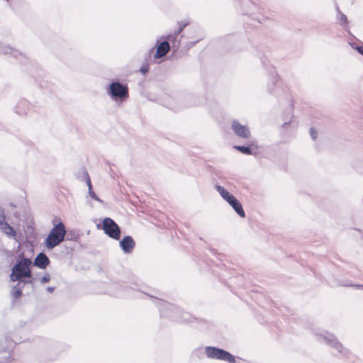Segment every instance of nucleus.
<instances>
[{
  "label": "nucleus",
  "instance_id": "6",
  "mask_svg": "<svg viewBox=\"0 0 363 363\" xmlns=\"http://www.w3.org/2000/svg\"><path fill=\"white\" fill-rule=\"evenodd\" d=\"M103 230L110 238L119 240L121 230L116 223L110 218H106L103 220Z\"/></svg>",
  "mask_w": 363,
  "mask_h": 363
},
{
  "label": "nucleus",
  "instance_id": "9",
  "mask_svg": "<svg viewBox=\"0 0 363 363\" xmlns=\"http://www.w3.org/2000/svg\"><path fill=\"white\" fill-rule=\"evenodd\" d=\"M119 245L124 252L130 253L135 247V242L130 236H125L120 241Z\"/></svg>",
  "mask_w": 363,
  "mask_h": 363
},
{
  "label": "nucleus",
  "instance_id": "8",
  "mask_svg": "<svg viewBox=\"0 0 363 363\" xmlns=\"http://www.w3.org/2000/svg\"><path fill=\"white\" fill-rule=\"evenodd\" d=\"M231 128L234 133L239 138L248 139L251 132L247 125L241 124L239 121L233 120L231 123Z\"/></svg>",
  "mask_w": 363,
  "mask_h": 363
},
{
  "label": "nucleus",
  "instance_id": "19",
  "mask_svg": "<svg viewBox=\"0 0 363 363\" xmlns=\"http://www.w3.org/2000/svg\"><path fill=\"white\" fill-rule=\"evenodd\" d=\"M337 11H338V12L340 13V19H339L340 23L341 24H346V23H347V16H346L345 14L342 13L340 11V10H339V9H338V8H337Z\"/></svg>",
  "mask_w": 363,
  "mask_h": 363
},
{
  "label": "nucleus",
  "instance_id": "17",
  "mask_svg": "<svg viewBox=\"0 0 363 363\" xmlns=\"http://www.w3.org/2000/svg\"><path fill=\"white\" fill-rule=\"evenodd\" d=\"M11 294L14 298H18L21 296L22 292L21 288L19 287V284L13 286L11 291Z\"/></svg>",
  "mask_w": 363,
  "mask_h": 363
},
{
  "label": "nucleus",
  "instance_id": "25",
  "mask_svg": "<svg viewBox=\"0 0 363 363\" xmlns=\"http://www.w3.org/2000/svg\"><path fill=\"white\" fill-rule=\"evenodd\" d=\"M54 289H55V287H53V286H48V287L47 288V291H48L49 293H52V292H53Z\"/></svg>",
  "mask_w": 363,
  "mask_h": 363
},
{
  "label": "nucleus",
  "instance_id": "10",
  "mask_svg": "<svg viewBox=\"0 0 363 363\" xmlns=\"http://www.w3.org/2000/svg\"><path fill=\"white\" fill-rule=\"evenodd\" d=\"M169 50L170 46L169 43L167 40H164L163 42L159 43L157 48L156 53L155 55V58L159 59L165 56Z\"/></svg>",
  "mask_w": 363,
  "mask_h": 363
},
{
  "label": "nucleus",
  "instance_id": "22",
  "mask_svg": "<svg viewBox=\"0 0 363 363\" xmlns=\"http://www.w3.org/2000/svg\"><path fill=\"white\" fill-rule=\"evenodd\" d=\"M310 134H311V138H312L313 140H315V139L316 138L317 133H316V131H315L314 129L311 128V129L310 130Z\"/></svg>",
  "mask_w": 363,
  "mask_h": 363
},
{
  "label": "nucleus",
  "instance_id": "4",
  "mask_svg": "<svg viewBox=\"0 0 363 363\" xmlns=\"http://www.w3.org/2000/svg\"><path fill=\"white\" fill-rule=\"evenodd\" d=\"M206 355L211 359L224 360L228 363H236L235 357L228 352L215 347H206L205 348Z\"/></svg>",
  "mask_w": 363,
  "mask_h": 363
},
{
  "label": "nucleus",
  "instance_id": "24",
  "mask_svg": "<svg viewBox=\"0 0 363 363\" xmlns=\"http://www.w3.org/2000/svg\"><path fill=\"white\" fill-rule=\"evenodd\" d=\"M357 51L363 55V46H359L356 48Z\"/></svg>",
  "mask_w": 363,
  "mask_h": 363
},
{
  "label": "nucleus",
  "instance_id": "3",
  "mask_svg": "<svg viewBox=\"0 0 363 363\" xmlns=\"http://www.w3.org/2000/svg\"><path fill=\"white\" fill-rule=\"evenodd\" d=\"M107 93L113 101L123 102L128 97V88L127 85L118 82H113L107 89Z\"/></svg>",
  "mask_w": 363,
  "mask_h": 363
},
{
  "label": "nucleus",
  "instance_id": "5",
  "mask_svg": "<svg viewBox=\"0 0 363 363\" xmlns=\"http://www.w3.org/2000/svg\"><path fill=\"white\" fill-rule=\"evenodd\" d=\"M318 340H323L328 343L331 347L335 349L338 352L343 355L348 354V350L345 348L342 344L336 339V337L331 333L328 332H323L320 333H315Z\"/></svg>",
  "mask_w": 363,
  "mask_h": 363
},
{
  "label": "nucleus",
  "instance_id": "1",
  "mask_svg": "<svg viewBox=\"0 0 363 363\" xmlns=\"http://www.w3.org/2000/svg\"><path fill=\"white\" fill-rule=\"evenodd\" d=\"M66 230L64 224L60 222L50 230L45 240V246L49 250H52L59 245L65 239Z\"/></svg>",
  "mask_w": 363,
  "mask_h": 363
},
{
  "label": "nucleus",
  "instance_id": "26",
  "mask_svg": "<svg viewBox=\"0 0 363 363\" xmlns=\"http://www.w3.org/2000/svg\"><path fill=\"white\" fill-rule=\"evenodd\" d=\"M147 70L146 69H145V68H142V69H141V72H142L143 74L146 73V72H147Z\"/></svg>",
  "mask_w": 363,
  "mask_h": 363
},
{
  "label": "nucleus",
  "instance_id": "12",
  "mask_svg": "<svg viewBox=\"0 0 363 363\" xmlns=\"http://www.w3.org/2000/svg\"><path fill=\"white\" fill-rule=\"evenodd\" d=\"M49 263V259L44 253H40L38 255L34 260L35 265L40 269H45Z\"/></svg>",
  "mask_w": 363,
  "mask_h": 363
},
{
  "label": "nucleus",
  "instance_id": "20",
  "mask_svg": "<svg viewBox=\"0 0 363 363\" xmlns=\"http://www.w3.org/2000/svg\"><path fill=\"white\" fill-rule=\"evenodd\" d=\"M188 24L189 23L186 21L179 23V28L176 32L179 34Z\"/></svg>",
  "mask_w": 363,
  "mask_h": 363
},
{
  "label": "nucleus",
  "instance_id": "18",
  "mask_svg": "<svg viewBox=\"0 0 363 363\" xmlns=\"http://www.w3.org/2000/svg\"><path fill=\"white\" fill-rule=\"evenodd\" d=\"M234 148L239 150L240 152H241L243 154L252 155V150L248 147L237 145V146H234Z\"/></svg>",
  "mask_w": 363,
  "mask_h": 363
},
{
  "label": "nucleus",
  "instance_id": "7",
  "mask_svg": "<svg viewBox=\"0 0 363 363\" xmlns=\"http://www.w3.org/2000/svg\"><path fill=\"white\" fill-rule=\"evenodd\" d=\"M5 219V211L1 207H0V230L8 238H13L16 241H18L16 230L7 222H6Z\"/></svg>",
  "mask_w": 363,
  "mask_h": 363
},
{
  "label": "nucleus",
  "instance_id": "11",
  "mask_svg": "<svg viewBox=\"0 0 363 363\" xmlns=\"http://www.w3.org/2000/svg\"><path fill=\"white\" fill-rule=\"evenodd\" d=\"M0 53L10 55L16 58L18 57H24V55L21 52L9 45H0Z\"/></svg>",
  "mask_w": 363,
  "mask_h": 363
},
{
  "label": "nucleus",
  "instance_id": "14",
  "mask_svg": "<svg viewBox=\"0 0 363 363\" xmlns=\"http://www.w3.org/2000/svg\"><path fill=\"white\" fill-rule=\"evenodd\" d=\"M229 204L233 207L235 211L242 218L245 217V213L242 208L241 203L238 201V200L235 198L230 201Z\"/></svg>",
  "mask_w": 363,
  "mask_h": 363
},
{
  "label": "nucleus",
  "instance_id": "15",
  "mask_svg": "<svg viewBox=\"0 0 363 363\" xmlns=\"http://www.w3.org/2000/svg\"><path fill=\"white\" fill-rule=\"evenodd\" d=\"M87 186H88V188H89V196L93 198L94 200L100 202V203H102V201L96 196V194L92 190V186H91V181L89 179H88L87 180Z\"/></svg>",
  "mask_w": 363,
  "mask_h": 363
},
{
  "label": "nucleus",
  "instance_id": "16",
  "mask_svg": "<svg viewBox=\"0 0 363 363\" xmlns=\"http://www.w3.org/2000/svg\"><path fill=\"white\" fill-rule=\"evenodd\" d=\"M178 35L179 33L175 31L173 33H170L167 36H162L161 39H163L167 41L169 40V42L174 43L176 42Z\"/></svg>",
  "mask_w": 363,
  "mask_h": 363
},
{
  "label": "nucleus",
  "instance_id": "21",
  "mask_svg": "<svg viewBox=\"0 0 363 363\" xmlns=\"http://www.w3.org/2000/svg\"><path fill=\"white\" fill-rule=\"evenodd\" d=\"M50 280V276L48 274H45L40 279L42 284H45Z\"/></svg>",
  "mask_w": 363,
  "mask_h": 363
},
{
  "label": "nucleus",
  "instance_id": "13",
  "mask_svg": "<svg viewBox=\"0 0 363 363\" xmlns=\"http://www.w3.org/2000/svg\"><path fill=\"white\" fill-rule=\"evenodd\" d=\"M215 188L220 194V196L228 203L230 201H233L234 199H235V197L233 194L229 193L224 187L219 185H216Z\"/></svg>",
  "mask_w": 363,
  "mask_h": 363
},
{
  "label": "nucleus",
  "instance_id": "2",
  "mask_svg": "<svg viewBox=\"0 0 363 363\" xmlns=\"http://www.w3.org/2000/svg\"><path fill=\"white\" fill-rule=\"evenodd\" d=\"M31 261L27 258H23L12 268L10 279L12 281H21L23 278L30 277V266Z\"/></svg>",
  "mask_w": 363,
  "mask_h": 363
},
{
  "label": "nucleus",
  "instance_id": "23",
  "mask_svg": "<svg viewBox=\"0 0 363 363\" xmlns=\"http://www.w3.org/2000/svg\"><path fill=\"white\" fill-rule=\"evenodd\" d=\"M160 304L162 306H164V307H171V306H170L169 303H166V302H164V301H160Z\"/></svg>",
  "mask_w": 363,
  "mask_h": 363
}]
</instances>
